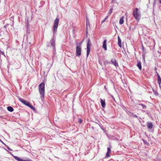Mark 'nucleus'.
Here are the masks:
<instances>
[{"label":"nucleus","instance_id":"nucleus-5","mask_svg":"<svg viewBox=\"0 0 161 161\" xmlns=\"http://www.w3.org/2000/svg\"><path fill=\"white\" fill-rule=\"evenodd\" d=\"M59 22V19L58 18H56L54 22L53 26V30L54 33H56L57 31V29L58 27Z\"/></svg>","mask_w":161,"mask_h":161},{"label":"nucleus","instance_id":"nucleus-33","mask_svg":"<svg viewBox=\"0 0 161 161\" xmlns=\"http://www.w3.org/2000/svg\"><path fill=\"white\" fill-rule=\"evenodd\" d=\"M154 70H157V68H156V67H155V69H154Z\"/></svg>","mask_w":161,"mask_h":161},{"label":"nucleus","instance_id":"nucleus-15","mask_svg":"<svg viewBox=\"0 0 161 161\" xmlns=\"http://www.w3.org/2000/svg\"><path fill=\"white\" fill-rule=\"evenodd\" d=\"M101 103L102 107L103 108H104L105 106V100H103L102 99H101Z\"/></svg>","mask_w":161,"mask_h":161},{"label":"nucleus","instance_id":"nucleus-17","mask_svg":"<svg viewBox=\"0 0 161 161\" xmlns=\"http://www.w3.org/2000/svg\"><path fill=\"white\" fill-rule=\"evenodd\" d=\"M7 110L9 112H12L14 111V108L11 106H8L7 107Z\"/></svg>","mask_w":161,"mask_h":161},{"label":"nucleus","instance_id":"nucleus-7","mask_svg":"<svg viewBox=\"0 0 161 161\" xmlns=\"http://www.w3.org/2000/svg\"><path fill=\"white\" fill-rule=\"evenodd\" d=\"M107 40H105L103 42V47L104 49L105 50H107Z\"/></svg>","mask_w":161,"mask_h":161},{"label":"nucleus","instance_id":"nucleus-34","mask_svg":"<svg viewBox=\"0 0 161 161\" xmlns=\"http://www.w3.org/2000/svg\"><path fill=\"white\" fill-rule=\"evenodd\" d=\"M89 24V21H87V25Z\"/></svg>","mask_w":161,"mask_h":161},{"label":"nucleus","instance_id":"nucleus-19","mask_svg":"<svg viewBox=\"0 0 161 161\" xmlns=\"http://www.w3.org/2000/svg\"><path fill=\"white\" fill-rule=\"evenodd\" d=\"M108 16H107L105 18V19L102 21V23H104L105 21L108 19Z\"/></svg>","mask_w":161,"mask_h":161},{"label":"nucleus","instance_id":"nucleus-8","mask_svg":"<svg viewBox=\"0 0 161 161\" xmlns=\"http://www.w3.org/2000/svg\"><path fill=\"white\" fill-rule=\"evenodd\" d=\"M91 46H88L87 45V57L90 53L91 50Z\"/></svg>","mask_w":161,"mask_h":161},{"label":"nucleus","instance_id":"nucleus-23","mask_svg":"<svg viewBox=\"0 0 161 161\" xmlns=\"http://www.w3.org/2000/svg\"><path fill=\"white\" fill-rule=\"evenodd\" d=\"M86 25H87V21H88V18L86 17Z\"/></svg>","mask_w":161,"mask_h":161},{"label":"nucleus","instance_id":"nucleus-30","mask_svg":"<svg viewBox=\"0 0 161 161\" xmlns=\"http://www.w3.org/2000/svg\"><path fill=\"white\" fill-rule=\"evenodd\" d=\"M159 87L161 88V84H159Z\"/></svg>","mask_w":161,"mask_h":161},{"label":"nucleus","instance_id":"nucleus-21","mask_svg":"<svg viewBox=\"0 0 161 161\" xmlns=\"http://www.w3.org/2000/svg\"><path fill=\"white\" fill-rule=\"evenodd\" d=\"M139 105H141L142 107V108L144 109H145L146 108V106L145 105H144L143 104H140Z\"/></svg>","mask_w":161,"mask_h":161},{"label":"nucleus","instance_id":"nucleus-24","mask_svg":"<svg viewBox=\"0 0 161 161\" xmlns=\"http://www.w3.org/2000/svg\"><path fill=\"white\" fill-rule=\"evenodd\" d=\"M9 25V24H7L4 25V27L5 28H6Z\"/></svg>","mask_w":161,"mask_h":161},{"label":"nucleus","instance_id":"nucleus-3","mask_svg":"<svg viewBox=\"0 0 161 161\" xmlns=\"http://www.w3.org/2000/svg\"><path fill=\"white\" fill-rule=\"evenodd\" d=\"M81 43H78L76 44V54L77 56H80L81 53Z\"/></svg>","mask_w":161,"mask_h":161},{"label":"nucleus","instance_id":"nucleus-27","mask_svg":"<svg viewBox=\"0 0 161 161\" xmlns=\"http://www.w3.org/2000/svg\"><path fill=\"white\" fill-rule=\"evenodd\" d=\"M132 115H133V117H136V118L137 117L136 115L135 114H132Z\"/></svg>","mask_w":161,"mask_h":161},{"label":"nucleus","instance_id":"nucleus-25","mask_svg":"<svg viewBox=\"0 0 161 161\" xmlns=\"http://www.w3.org/2000/svg\"><path fill=\"white\" fill-rule=\"evenodd\" d=\"M79 122L80 123H82V121L81 119H79Z\"/></svg>","mask_w":161,"mask_h":161},{"label":"nucleus","instance_id":"nucleus-10","mask_svg":"<svg viewBox=\"0 0 161 161\" xmlns=\"http://www.w3.org/2000/svg\"><path fill=\"white\" fill-rule=\"evenodd\" d=\"M111 62L116 67L118 66V64L115 59H111Z\"/></svg>","mask_w":161,"mask_h":161},{"label":"nucleus","instance_id":"nucleus-16","mask_svg":"<svg viewBox=\"0 0 161 161\" xmlns=\"http://www.w3.org/2000/svg\"><path fill=\"white\" fill-rule=\"evenodd\" d=\"M137 63H138L137 64V66L138 67V68H139V69L140 70H141L142 68L141 63V62L138 61H137Z\"/></svg>","mask_w":161,"mask_h":161},{"label":"nucleus","instance_id":"nucleus-32","mask_svg":"<svg viewBox=\"0 0 161 161\" xmlns=\"http://www.w3.org/2000/svg\"><path fill=\"white\" fill-rule=\"evenodd\" d=\"M8 150H11L10 149V148L8 147Z\"/></svg>","mask_w":161,"mask_h":161},{"label":"nucleus","instance_id":"nucleus-13","mask_svg":"<svg viewBox=\"0 0 161 161\" xmlns=\"http://www.w3.org/2000/svg\"><path fill=\"white\" fill-rule=\"evenodd\" d=\"M118 44L119 46L121 47H122L121 40L119 36L118 37Z\"/></svg>","mask_w":161,"mask_h":161},{"label":"nucleus","instance_id":"nucleus-29","mask_svg":"<svg viewBox=\"0 0 161 161\" xmlns=\"http://www.w3.org/2000/svg\"><path fill=\"white\" fill-rule=\"evenodd\" d=\"M155 95H158V92H156L155 93Z\"/></svg>","mask_w":161,"mask_h":161},{"label":"nucleus","instance_id":"nucleus-14","mask_svg":"<svg viewBox=\"0 0 161 161\" xmlns=\"http://www.w3.org/2000/svg\"><path fill=\"white\" fill-rule=\"evenodd\" d=\"M124 16H122L120 19L119 24L120 25H122L124 22Z\"/></svg>","mask_w":161,"mask_h":161},{"label":"nucleus","instance_id":"nucleus-1","mask_svg":"<svg viewBox=\"0 0 161 161\" xmlns=\"http://www.w3.org/2000/svg\"><path fill=\"white\" fill-rule=\"evenodd\" d=\"M39 91L41 95V98L42 100H43L45 95V84L44 83L42 82L39 84Z\"/></svg>","mask_w":161,"mask_h":161},{"label":"nucleus","instance_id":"nucleus-6","mask_svg":"<svg viewBox=\"0 0 161 161\" xmlns=\"http://www.w3.org/2000/svg\"><path fill=\"white\" fill-rule=\"evenodd\" d=\"M13 156L15 159L18 161H33L29 159H24L22 158H20L17 156H15L14 155H13Z\"/></svg>","mask_w":161,"mask_h":161},{"label":"nucleus","instance_id":"nucleus-31","mask_svg":"<svg viewBox=\"0 0 161 161\" xmlns=\"http://www.w3.org/2000/svg\"><path fill=\"white\" fill-rule=\"evenodd\" d=\"M159 3L161 4V0H159Z\"/></svg>","mask_w":161,"mask_h":161},{"label":"nucleus","instance_id":"nucleus-35","mask_svg":"<svg viewBox=\"0 0 161 161\" xmlns=\"http://www.w3.org/2000/svg\"><path fill=\"white\" fill-rule=\"evenodd\" d=\"M114 0H112V2H113V1Z\"/></svg>","mask_w":161,"mask_h":161},{"label":"nucleus","instance_id":"nucleus-22","mask_svg":"<svg viewBox=\"0 0 161 161\" xmlns=\"http://www.w3.org/2000/svg\"><path fill=\"white\" fill-rule=\"evenodd\" d=\"M107 152L110 153L111 152V149L110 147H108L107 149Z\"/></svg>","mask_w":161,"mask_h":161},{"label":"nucleus","instance_id":"nucleus-28","mask_svg":"<svg viewBox=\"0 0 161 161\" xmlns=\"http://www.w3.org/2000/svg\"><path fill=\"white\" fill-rule=\"evenodd\" d=\"M1 53L3 55H4V53L3 52H1Z\"/></svg>","mask_w":161,"mask_h":161},{"label":"nucleus","instance_id":"nucleus-26","mask_svg":"<svg viewBox=\"0 0 161 161\" xmlns=\"http://www.w3.org/2000/svg\"><path fill=\"white\" fill-rule=\"evenodd\" d=\"M109 153L107 152V153L106 154V156L108 157V156H109Z\"/></svg>","mask_w":161,"mask_h":161},{"label":"nucleus","instance_id":"nucleus-9","mask_svg":"<svg viewBox=\"0 0 161 161\" xmlns=\"http://www.w3.org/2000/svg\"><path fill=\"white\" fill-rule=\"evenodd\" d=\"M51 43V45L53 47V48L54 49H55V40L54 39H52L50 41Z\"/></svg>","mask_w":161,"mask_h":161},{"label":"nucleus","instance_id":"nucleus-18","mask_svg":"<svg viewBox=\"0 0 161 161\" xmlns=\"http://www.w3.org/2000/svg\"><path fill=\"white\" fill-rule=\"evenodd\" d=\"M113 10V8H111L109 10V11L108 12V15H110L111 13L112 12V11Z\"/></svg>","mask_w":161,"mask_h":161},{"label":"nucleus","instance_id":"nucleus-12","mask_svg":"<svg viewBox=\"0 0 161 161\" xmlns=\"http://www.w3.org/2000/svg\"><path fill=\"white\" fill-rule=\"evenodd\" d=\"M147 126L149 129H151L153 126V124L151 122H148L147 123Z\"/></svg>","mask_w":161,"mask_h":161},{"label":"nucleus","instance_id":"nucleus-20","mask_svg":"<svg viewBox=\"0 0 161 161\" xmlns=\"http://www.w3.org/2000/svg\"><path fill=\"white\" fill-rule=\"evenodd\" d=\"M87 45H88V46H91V41L89 39L88 40Z\"/></svg>","mask_w":161,"mask_h":161},{"label":"nucleus","instance_id":"nucleus-2","mask_svg":"<svg viewBox=\"0 0 161 161\" xmlns=\"http://www.w3.org/2000/svg\"><path fill=\"white\" fill-rule=\"evenodd\" d=\"M139 10L137 8H136L135 10L133 12V15L135 19L138 21H139L140 20V14L139 13Z\"/></svg>","mask_w":161,"mask_h":161},{"label":"nucleus","instance_id":"nucleus-4","mask_svg":"<svg viewBox=\"0 0 161 161\" xmlns=\"http://www.w3.org/2000/svg\"><path fill=\"white\" fill-rule=\"evenodd\" d=\"M19 99L23 104L31 108L32 109H33L34 108L33 107V106L28 101H27V100H25L21 98H19Z\"/></svg>","mask_w":161,"mask_h":161},{"label":"nucleus","instance_id":"nucleus-11","mask_svg":"<svg viewBox=\"0 0 161 161\" xmlns=\"http://www.w3.org/2000/svg\"><path fill=\"white\" fill-rule=\"evenodd\" d=\"M156 73L157 74V80H158V84H161V78L159 75V74L156 72Z\"/></svg>","mask_w":161,"mask_h":161}]
</instances>
